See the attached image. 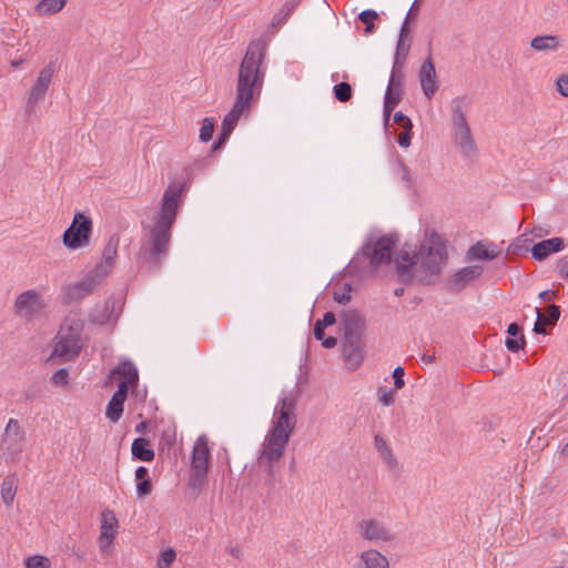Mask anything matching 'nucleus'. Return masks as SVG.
<instances>
[{
    "instance_id": "obj_41",
    "label": "nucleus",
    "mask_w": 568,
    "mask_h": 568,
    "mask_svg": "<svg viewBox=\"0 0 568 568\" xmlns=\"http://www.w3.org/2000/svg\"><path fill=\"white\" fill-rule=\"evenodd\" d=\"M506 347L511 352H518L520 348H523L525 344V339L523 335L519 336H510L505 342Z\"/></svg>"
},
{
    "instance_id": "obj_14",
    "label": "nucleus",
    "mask_w": 568,
    "mask_h": 568,
    "mask_svg": "<svg viewBox=\"0 0 568 568\" xmlns=\"http://www.w3.org/2000/svg\"><path fill=\"white\" fill-rule=\"evenodd\" d=\"M344 329V339H362L365 323L361 314L356 311H345L339 317Z\"/></svg>"
},
{
    "instance_id": "obj_56",
    "label": "nucleus",
    "mask_w": 568,
    "mask_h": 568,
    "mask_svg": "<svg viewBox=\"0 0 568 568\" xmlns=\"http://www.w3.org/2000/svg\"><path fill=\"white\" fill-rule=\"evenodd\" d=\"M527 240L526 239H523V237H519L517 239V241L514 243V251H517V248L520 247V243L521 242H526Z\"/></svg>"
},
{
    "instance_id": "obj_42",
    "label": "nucleus",
    "mask_w": 568,
    "mask_h": 568,
    "mask_svg": "<svg viewBox=\"0 0 568 568\" xmlns=\"http://www.w3.org/2000/svg\"><path fill=\"white\" fill-rule=\"evenodd\" d=\"M556 89L561 97L568 98V74H560L556 79Z\"/></svg>"
},
{
    "instance_id": "obj_8",
    "label": "nucleus",
    "mask_w": 568,
    "mask_h": 568,
    "mask_svg": "<svg viewBox=\"0 0 568 568\" xmlns=\"http://www.w3.org/2000/svg\"><path fill=\"white\" fill-rule=\"evenodd\" d=\"M92 221L83 213H77L63 234V243L69 248H78L89 243Z\"/></svg>"
},
{
    "instance_id": "obj_28",
    "label": "nucleus",
    "mask_w": 568,
    "mask_h": 568,
    "mask_svg": "<svg viewBox=\"0 0 568 568\" xmlns=\"http://www.w3.org/2000/svg\"><path fill=\"white\" fill-rule=\"evenodd\" d=\"M18 488V478L16 475L7 476L1 485V497L7 506H11Z\"/></svg>"
},
{
    "instance_id": "obj_5",
    "label": "nucleus",
    "mask_w": 568,
    "mask_h": 568,
    "mask_svg": "<svg viewBox=\"0 0 568 568\" xmlns=\"http://www.w3.org/2000/svg\"><path fill=\"white\" fill-rule=\"evenodd\" d=\"M81 328L82 324L79 321L74 322L72 325L64 323L59 331L53 355L64 361L74 358L82 347L80 338Z\"/></svg>"
},
{
    "instance_id": "obj_3",
    "label": "nucleus",
    "mask_w": 568,
    "mask_h": 568,
    "mask_svg": "<svg viewBox=\"0 0 568 568\" xmlns=\"http://www.w3.org/2000/svg\"><path fill=\"white\" fill-rule=\"evenodd\" d=\"M181 189L170 185L163 195L160 217L151 233L150 255L158 256L166 251L170 241V230L175 220L180 202Z\"/></svg>"
},
{
    "instance_id": "obj_43",
    "label": "nucleus",
    "mask_w": 568,
    "mask_h": 568,
    "mask_svg": "<svg viewBox=\"0 0 568 568\" xmlns=\"http://www.w3.org/2000/svg\"><path fill=\"white\" fill-rule=\"evenodd\" d=\"M404 375H405V371L403 367L398 366L394 369L393 378H394V386H395L396 390L402 389L405 386Z\"/></svg>"
},
{
    "instance_id": "obj_7",
    "label": "nucleus",
    "mask_w": 568,
    "mask_h": 568,
    "mask_svg": "<svg viewBox=\"0 0 568 568\" xmlns=\"http://www.w3.org/2000/svg\"><path fill=\"white\" fill-rule=\"evenodd\" d=\"M275 414L276 426L267 436L261 457L268 463L280 460L284 452V400L277 404Z\"/></svg>"
},
{
    "instance_id": "obj_54",
    "label": "nucleus",
    "mask_w": 568,
    "mask_h": 568,
    "mask_svg": "<svg viewBox=\"0 0 568 568\" xmlns=\"http://www.w3.org/2000/svg\"><path fill=\"white\" fill-rule=\"evenodd\" d=\"M92 321L98 324H104L109 321V318L100 317L98 315L92 316Z\"/></svg>"
},
{
    "instance_id": "obj_45",
    "label": "nucleus",
    "mask_w": 568,
    "mask_h": 568,
    "mask_svg": "<svg viewBox=\"0 0 568 568\" xmlns=\"http://www.w3.org/2000/svg\"><path fill=\"white\" fill-rule=\"evenodd\" d=\"M394 122L398 124L402 129H413V123L410 119L403 114L402 112H396L394 114Z\"/></svg>"
},
{
    "instance_id": "obj_22",
    "label": "nucleus",
    "mask_w": 568,
    "mask_h": 568,
    "mask_svg": "<svg viewBox=\"0 0 568 568\" xmlns=\"http://www.w3.org/2000/svg\"><path fill=\"white\" fill-rule=\"evenodd\" d=\"M374 446L384 465L390 470H396L398 468V460L388 446L387 440L382 435H376Z\"/></svg>"
},
{
    "instance_id": "obj_37",
    "label": "nucleus",
    "mask_w": 568,
    "mask_h": 568,
    "mask_svg": "<svg viewBox=\"0 0 568 568\" xmlns=\"http://www.w3.org/2000/svg\"><path fill=\"white\" fill-rule=\"evenodd\" d=\"M176 554L173 549H166L161 552L156 568H170L171 564L175 560Z\"/></svg>"
},
{
    "instance_id": "obj_32",
    "label": "nucleus",
    "mask_w": 568,
    "mask_h": 568,
    "mask_svg": "<svg viewBox=\"0 0 568 568\" xmlns=\"http://www.w3.org/2000/svg\"><path fill=\"white\" fill-rule=\"evenodd\" d=\"M67 0H42L36 8L40 16L52 14L60 11Z\"/></svg>"
},
{
    "instance_id": "obj_27",
    "label": "nucleus",
    "mask_w": 568,
    "mask_h": 568,
    "mask_svg": "<svg viewBox=\"0 0 568 568\" xmlns=\"http://www.w3.org/2000/svg\"><path fill=\"white\" fill-rule=\"evenodd\" d=\"M52 74L53 70L51 68H44L40 72L39 78L31 90V99L38 100L44 94L51 82Z\"/></svg>"
},
{
    "instance_id": "obj_35",
    "label": "nucleus",
    "mask_w": 568,
    "mask_h": 568,
    "mask_svg": "<svg viewBox=\"0 0 568 568\" xmlns=\"http://www.w3.org/2000/svg\"><path fill=\"white\" fill-rule=\"evenodd\" d=\"M24 565L27 568H49L50 559L44 556L36 555L27 558Z\"/></svg>"
},
{
    "instance_id": "obj_9",
    "label": "nucleus",
    "mask_w": 568,
    "mask_h": 568,
    "mask_svg": "<svg viewBox=\"0 0 568 568\" xmlns=\"http://www.w3.org/2000/svg\"><path fill=\"white\" fill-rule=\"evenodd\" d=\"M211 453L207 438L200 436L193 446L192 452V479L202 480L210 467Z\"/></svg>"
},
{
    "instance_id": "obj_52",
    "label": "nucleus",
    "mask_w": 568,
    "mask_h": 568,
    "mask_svg": "<svg viewBox=\"0 0 568 568\" xmlns=\"http://www.w3.org/2000/svg\"><path fill=\"white\" fill-rule=\"evenodd\" d=\"M554 297H555V292L549 291V290H546V291H542L539 293V298L545 302L552 301Z\"/></svg>"
},
{
    "instance_id": "obj_17",
    "label": "nucleus",
    "mask_w": 568,
    "mask_h": 568,
    "mask_svg": "<svg viewBox=\"0 0 568 568\" xmlns=\"http://www.w3.org/2000/svg\"><path fill=\"white\" fill-rule=\"evenodd\" d=\"M483 273V268L480 266H466L457 271L449 278V286L454 291L464 290L469 283L478 278Z\"/></svg>"
},
{
    "instance_id": "obj_11",
    "label": "nucleus",
    "mask_w": 568,
    "mask_h": 568,
    "mask_svg": "<svg viewBox=\"0 0 568 568\" xmlns=\"http://www.w3.org/2000/svg\"><path fill=\"white\" fill-rule=\"evenodd\" d=\"M418 80L423 94L428 99H433L439 89V79L436 72V68L430 58L426 59L419 70Z\"/></svg>"
},
{
    "instance_id": "obj_15",
    "label": "nucleus",
    "mask_w": 568,
    "mask_h": 568,
    "mask_svg": "<svg viewBox=\"0 0 568 568\" xmlns=\"http://www.w3.org/2000/svg\"><path fill=\"white\" fill-rule=\"evenodd\" d=\"M343 361L345 366L351 369H357L364 359V344L362 339H344Z\"/></svg>"
},
{
    "instance_id": "obj_50",
    "label": "nucleus",
    "mask_w": 568,
    "mask_h": 568,
    "mask_svg": "<svg viewBox=\"0 0 568 568\" xmlns=\"http://www.w3.org/2000/svg\"><path fill=\"white\" fill-rule=\"evenodd\" d=\"M351 298L349 292L338 293L335 292L334 300L338 303H346Z\"/></svg>"
},
{
    "instance_id": "obj_33",
    "label": "nucleus",
    "mask_w": 568,
    "mask_h": 568,
    "mask_svg": "<svg viewBox=\"0 0 568 568\" xmlns=\"http://www.w3.org/2000/svg\"><path fill=\"white\" fill-rule=\"evenodd\" d=\"M326 328V326H324L320 321H317L314 325V336L316 339L318 341H322V345L325 347V348H333L336 343H337V339L335 337H324V329Z\"/></svg>"
},
{
    "instance_id": "obj_10",
    "label": "nucleus",
    "mask_w": 568,
    "mask_h": 568,
    "mask_svg": "<svg viewBox=\"0 0 568 568\" xmlns=\"http://www.w3.org/2000/svg\"><path fill=\"white\" fill-rule=\"evenodd\" d=\"M395 246V241L392 236H383L376 241H369L364 246V254L371 258L375 265L388 262L392 256V251Z\"/></svg>"
},
{
    "instance_id": "obj_12",
    "label": "nucleus",
    "mask_w": 568,
    "mask_h": 568,
    "mask_svg": "<svg viewBox=\"0 0 568 568\" xmlns=\"http://www.w3.org/2000/svg\"><path fill=\"white\" fill-rule=\"evenodd\" d=\"M119 523L112 510H104L101 514V531L99 546L102 551H109L118 534Z\"/></svg>"
},
{
    "instance_id": "obj_59",
    "label": "nucleus",
    "mask_w": 568,
    "mask_h": 568,
    "mask_svg": "<svg viewBox=\"0 0 568 568\" xmlns=\"http://www.w3.org/2000/svg\"><path fill=\"white\" fill-rule=\"evenodd\" d=\"M567 276H568V271H567Z\"/></svg>"
},
{
    "instance_id": "obj_44",
    "label": "nucleus",
    "mask_w": 568,
    "mask_h": 568,
    "mask_svg": "<svg viewBox=\"0 0 568 568\" xmlns=\"http://www.w3.org/2000/svg\"><path fill=\"white\" fill-rule=\"evenodd\" d=\"M397 141L402 148L407 149L412 143V129H403L398 134Z\"/></svg>"
},
{
    "instance_id": "obj_4",
    "label": "nucleus",
    "mask_w": 568,
    "mask_h": 568,
    "mask_svg": "<svg viewBox=\"0 0 568 568\" xmlns=\"http://www.w3.org/2000/svg\"><path fill=\"white\" fill-rule=\"evenodd\" d=\"M449 133L463 155L471 158L476 154L477 145L468 122V102L464 98H456L450 103Z\"/></svg>"
},
{
    "instance_id": "obj_19",
    "label": "nucleus",
    "mask_w": 568,
    "mask_h": 568,
    "mask_svg": "<svg viewBox=\"0 0 568 568\" xmlns=\"http://www.w3.org/2000/svg\"><path fill=\"white\" fill-rule=\"evenodd\" d=\"M530 48L536 52L554 53L562 47V40L555 34H540L534 37L529 42Z\"/></svg>"
},
{
    "instance_id": "obj_13",
    "label": "nucleus",
    "mask_w": 568,
    "mask_h": 568,
    "mask_svg": "<svg viewBox=\"0 0 568 568\" xmlns=\"http://www.w3.org/2000/svg\"><path fill=\"white\" fill-rule=\"evenodd\" d=\"M110 378L118 379V389L128 394L129 388H134L139 381L136 367L131 362H122L110 373Z\"/></svg>"
},
{
    "instance_id": "obj_47",
    "label": "nucleus",
    "mask_w": 568,
    "mask_h": 568,
    "mask_svg": "<svg viewBox=\"0 0 568 568\" xmlns=\"http://www.w3.org/2000/svg\"><path fill=\"white\" fill-rule=\"evenodd\" d=\"M69 374L65 369H59L53 374L52 381L57 385L65 384L68 381Z\"/></svg>"
},
{
    "instance_id": "obj_46",
    "label": "nucleus",
    "mask_w": 568,
    "mask_h": 568,
    "mask_svg": "<svg viewBox=\"0 0 568 568\" xmlns=\"http://www.w3.org/2000/svg\"><path fill=\"white\" fill-rule=\"evenodd\" d=\"M136 490L140 496H146L152 491V484L150 479L136 483Z\"/></svg>"
},
{
    "instance_id": "obj_48",
    "label": "nucleus",
    "mask_w": 568,
    "mask_h": 568,
    "mask_svg": "<svg viewBox=\"0 0 568 568\" xmlns=\"http://www.w3.org/2000/svg\"><path fill=\"white\" fill-rule=\"evenodd\" d=\"M324 326H332L335 322V315L332 312H327L322 320H318Z\"/></svg>"
},
{
    "instance_id": "obj_40",
    "label": "nucleus",
    "mask_w": 568,
    "mask_h": 568,
    "mask_svg": "<svg viewBox=\"0 0 568 568\" xmlns=\"http://www.w3.org/2000/svg\"><path fill=\"white\" fill-rule=\"evenodd\" d=\"M406 38H407V31H406V26L404 24L402 28L398 44H397L396 57H406V54L408 52V48H409V45L405 43Z\"/></svg>"
},
{
    "instance_id": "obj_16",
    "label": "nucleus",
    "mask_w": 568,
    "mask_h": 568,
    "mask_svg": "<svg viewBox=\"0 0 568 568\" xmlns=\"http://www.w3.org/2000/svg\"><path fill=\"white\" fill-rule=\"evenodd\" d=\"M354 568H390V562L378 549L368 548L358 554Z\"/></svg>"
},
{
    "instance_id": "obj_25",
    "label": "nucleus",
    "mask_w": 568,
    "mask_h": 568,
    "mask_svg": "<svg viewBox=\"0 0 568 568\" xmlns=\"http://www.w3.org/2000/svg\"><path fill=\"white\" fill-rule=\"evenodd\" d=\"M132 455L142 462H152L154 459V452L151 444L146 438L139 437L132 444Z\"/></svg>"
},
{
    "instance_id": "obj_26",
    "label": "nucleus",
    "mask_w": 568,
    "mask_h": 568,
    "mask_svg": "<svg viewBox=\"0 0 568 568\" xmlns=\"http://www.w3.org/2000/svg\"><path fill=\"white\" fill-rule=\"evenodd\" d=\"M402 95L403 89L387 85L384 99V116L386 121L389 119L390 113L399 103Z\"/></svg>"
},
{
    "instance_id": "obj_20",
    "label": "nucleus",
    "mask_w": 568,
    "mask_h": 568,
    "mask_svg": "<svg viewBox=\"0 0 568 568\" xmlns=\"http://www.w3.org/2000/svg\"><path fill=\"white\" fill-rule=\"evenodd\" d=\"M535 311L537 320L534 326V331L537 334H546V327L548 325H555V323L558 321L560 316L559 307L556 306L555 304L548 306L545 312H542L540 307H536Z\"/></svg>"
},
{
    "instance_id": "obj_53",
    "label": "nucleus",
    "mask_w": 568,
    "mask_h": 568,
    "mask_svg": "<svg viewBox=\"0 0 568 568\" xmlns=\"http://www.w3.org/2000/svg\"><path fill=\"white\" fill-rule=\"evenodd\" d=\"M294 424H295V422L292 420V418L290 417L288 413L286 412V422H285V425H286V439L288 438V432L294 427Z\"/></svg>"
},
{
    "instance_id": "obj_24",
    "label": "nucleus",
    "mask_w": 568,
    "mask_h": 568,
    "mask_svg": "<svg viewBox=\"0 0 568 568\" xmlns=\"http://www.w3.org/2000/svg\"><path fill=\"white\" fill-rule=\"evenodd\" d=\"M126 395L123 389H118L109 402L105 415L111 422L115 423L121 418Z\"/></svg>"
},
{
    "instance_id": "obj_58",
    "label": "nucleus",
    "mask_w": 568,
    "mask_h": 568,
    "mask_svg": "<svg viewBox=\"0 0 568 568\" xmlns=\"http://www.w3.org/2000/svg\"><path fill=\"white\" fill-rule=\"evenodd\" d=\"M414 9H417V4H416V1L414 2L413 7L410 8V11L409 13L414 10Z\"/></svg>"
},
{
    "instance_id": "obj_51",
    "label": "nucleus",
    "mask_w": 568,
    "mask_h": 568,
    "mask_svg": "<svg viewBox=\"0 0 568 568\" xmlns=\"http://www.w3.org/2000/svg\"><path fill=\"white\" fill-rule=\"evenodd\" d=\"M507 333L509 336H514V337L521 335L520 327L516 323L509 324Z\"/></svg>"
},
{
    "instance_id": "obj_57",
    "label": "nucleus",
    "mask_w": 568,
    "mask_h": 568,
    "mask_svg": "<svg viewBox=\"0 0 568 568\" xmlns=\"http://www.w3.org/2000/svg\"><path fill=\"white\" fill-rule=\"evenodd\" d=\"M562 454L568 456V443L566 444V446L562 448Z\"/></svg>"
},
{
    "instance_id": "obj_55",
    "label": "nucleus",
    "mask_w": 568,
    "mask_h": 568,
    "mask_svg": "<svg viewBox=\"0 0 568 568\" xmlns=\"http://www.w3.org/2000/svg\"><path fill=\"white\" fill-rule=\"evenodd\" d=\"M145 428H146V423L145 422H141L140 424L136 425L135 430L138 433H144Z\"/></svg>"
},
{
    "instance_id": "obj_23",
    "label": "nucleus",
    "mask_w": 568,
    "mask_h": 568,
    "mask_svg": "<svg viewBox=\"0 0 568 568\" xmlns=\"http://www.w3.org/2000/svg\"><path fill=\"white\" fill-rule=\"evenodd\" d=\"M499 252V248L494 244L478 242L469 248L468 256L471 260H494Z\"/></svg>"
},
{
    "instance_id": "obj_38",
    "label": "nucleus",
    "mask_w": 568,
    "mask_h": 568,
    "mask_svg": "<svg viewBox=\"0 0 568 568\" xmlns=\"http://www.w3.org/2000/svg\"><path fill=\"white\" fill-rule=\"evenodd\" d=\"M378 400L384 406H390L395 403L396 389L381 388L377 393Z\"/></svg>"
},
{
    "instance_id": "obj_2",
    "label": "nucleus",
    "mask_w": 568,
    "mask_h": 568,
    "mask_svg": "<svg viewBox=\"0 0 568 568\" xmlns=\"http://www.w3.org/2000/svg\"><path fill=\"white\" fill-rule=\"evenodd\" d=\"M265 50V42L261 40L252 41L247 47L245 57L240 65L236 99L222 123V135L224 139L232 133L241 115L248 111L254 97L260 94L264 78L261 65Z\"/></svg>"
},
{
    "instance_id": "obj_21",
    "label": "nucleus",
    "mask_w": 568,
    "mask_h": 568,
    "mask_svg": "<svg viewBox=\"0 0 568 568\" xmlns=\"http://www.w3.org/2000/svg\"><path fill=\"white\" fill-rule=\"evenodd\" d=\"M564 247L565 244L561 237H552L535 244L531 247V255L534 258L541 261L550 254L562 251Z\"/></svg>"
},
{
    "instance_id": "obj_29",
    "label": "nucleus",
    "mask_w": 568,
    "mask_h": 568,
    "mask_svg": "<svg viewBox=\"0 0 568 568\" xmlns=\"http://www.w3.org/2000/svg\"><path fill=\"white\" fill-rule=\"evenodd\" d=\"M406 57H395V61L392 68L388 85L394 88L403 89L404 82V63Z\"/></svg>"
},
{
    "instance_id": "obj_18",
    "label": "nucleus",
    "mask_w": 568,
    "mask_h": 568,
    "mask_svg": "<svg viewBox=\"0 0 568 568\" xmlns=\"http://www.w3.org/2000/svg\"><path fill=\"white\" fill-rule=\"evenodd\" d=\"M43 307L39 294L33 291L22 293L16 301V308L20 315L31 316Z\"/></svg>"
},
{
    "instance_id": "obj_49",
    "label": "nucleus",
    "mask_w": 568,
    "mask_h": 568,
    "mask_svg": "<svg viewBox=\"0 0 568 568\" xmlns=\"http://www.w3.org/2000/svg\"><path fill=\"white\" fill-rule=\"evenodd\" d=\"M135 478L138 481H142V480H145V479H150L149 478V470L148 468L141 466L139 467L136 470H135Z\"/></svg>"
},
{
    "instance_id": "obj_31",
    "label": "nucleus",
    "mask_w": 568,
    "mask_h": 568,
    "mask_svg": "<svg viewBox=\"0 0 568 568\" xmlns=\"http://www.w3.org/2000/svg\"><path fill=\"white\" fill-rule=\"evenodd\" d=\"M399 176L409 189H417L423 182L418 172L405 165L400 166Z\"/></svg>"
},
{
    "instance_id": "obj_34",
    "label": "nucleus",
    "mask_w": 568,
    "mask_h": 568,
    "mask_svg": "<svg viewBox=\"0 0 568 568\" xmlns=\"http://www.w3.org/2000/svg\"><path fill=\"white\" fill-rule=\"evenodd\" d=\"M335 98L341 102H346L352 97V88L346 82H341L333 88Z\"/></svg>"
},
{
    "instance_id": "obj_39",
    "label": "nucleus",
    "mask_w": 568,
    "mask_h": 568,
    "mask_svg": "<svg viewBox=\"0 0 568 568\" xmlns=\"http://www.w3.org/2000/svg\"><path fill=\"white\" fill-rule=\"evenodd\" d=\"M377 19V13L373 10H365L359 14V20L366 24V33H371L374 28V21Z\"/></svg>"
},
{
    "instance_id": "obj_6",
    "label": "nucleus",
    "mask_w": 568,
    "mask_h": 568,
    "mask_svg": "<svg viewBox=\"0 0 568 568\" xmlns=\"http://www.w3.org/2000/svg\"><path fill=\"white\" fill-rule=\"evenodd\" d=\"M356 531L362 539L373 544H393L396 540L392 528L385 521L373 517L361 519L356 524Z\"/></svg>"
},
{
    "instance_id": "obj_30",
    "label": "nucleus",
    "mask_w": 568,
    "mask_h": 568,
    "mask_svg": "<svg viewBox=\"0 0 568 568\" xmlns=\"http://www.w3.org/2000/svg\"><path fill=\"white\" fill-rule=\"evenodd\" d=\"M23 439V434L20 428V424L17 419L11 418L6 427L3 444L17 443Z\"/></svg>"
},
{
    "instance_id": "obj_1",
    "label": "nucleus",
    "mask_w": 568,
    "mask_h": 568,
    "mask_svg": "<svg viewBox=\"0 0 568 568\" xmlns=\"http://www.w3.org/2000/svg\"><path fill=\"white\" fill-rule=\"evenodd\" d=\"M446 258V246L442 235L434 231H426L418 251H413L410 245H405L395 261L404 282L429 283L433 276L442 272Z\"/></svg>"
},
{
    "instance_id": "obj_36",
    "label": "nucleus",
    "mask_w": 568,
    "mask_h": 568,
    "mask_svg": "<svg viewBox=\"0 0 568 568\" xmlns=\"http://www.w3.org/2000/svg\"><path fill=\"white\" fill-rule=\"evenodd\" d=\"M213 132H214V121H213V119L205 118L203 120L202 128L200 130V139L203 142H209L212 139V136H213Z\"/></svg>"
}]
</instances>
